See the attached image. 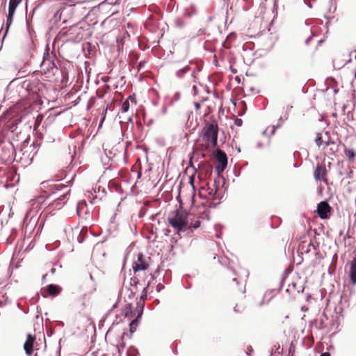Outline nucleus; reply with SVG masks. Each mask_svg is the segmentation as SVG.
Listing matches in <instances>:
<instances>
[{
  "label": "nucleus",
  "instance_id": "nucleus-1",
  "mask_svg": "<svg viewBox=\"0 0 356 356\" xmlns=\"http://www.w3.org/2000/svg\"><path fill=\"white\" fill-rule=\"evenodd\" d=\"M218 127L213 121L205 124L200 136L197 140L195 148L200 151H205L214 148L217 145Z\"/></svg>",
  "mask_w": 356,
  "mask_h": 356
},
{
  "label": "nucleus",
  "instance_id": "nucleus-2",
  "mask_svg": "<svg viewBox=\"0 0 356 356\" xmlns=\"http://www.w3.org/2000/svg\"><path fill=\"white\" fill-rule=\"evenodd\" d=\"M188 213L180 205L179 209L169 214L168 222L177 233H180L188 229Z\"/></svg>",
  "mask_w": 356,
  "mask_h": 356
},
{
  "label": "nucleus",
  "instance_id": "nucleus-3",
  "mask_svg": "<svg viewBox=\"0 0 356 356\" xmlns=\"http://www.w3.org/2000/svg\"><path fill=\"white\" fill-rule=\"evenodd\" d=\"M51 195L56 194L59 191H64L62 194H59V196L54 199V200L49 205L54 207V209H60L66 202L67 200L70 193V189L63 184H54L51 187Z\"/></svg>",
  "mask_w": 356,
  "mask_h": 356
},
{
  "label": "nucleus",
  "instance_id": "nucleus-4",
  "mask_svg": "<svg viewBox=\"0 0 356 356\" xmlns=\"http://www.w3.org/2000/svg\"><path fill=\"white\" fill-rule=\"evenodd\" d=\"M217 186L216 181L215 180L213 184L211 185L207 182L200 186L199 195L202 198H206L210 200H214L216 197Z\"/></svg>",
  "mask_w": 356,
  "mask_h": 356
},
{
  "label": "nucleus",
  "instance_id": "nucleus-5",
  "mask_svg": "<svg viewBox=\"0 0 356 356\" xmlns=\"http://www.w3.org/2000/svg\"><path fill=\"white\" fill-rule=\"evenodd\" d=\"M216 161V170L218 174L222 172L227 165V157L226 154L221 149H217L215 154Z\"/></svg>",
  "mask_w": 356,
  "mask_h": 356
},
{
  "label": "nucleus",
  "instance_id": "nucleus-6",
  "mask_svg": "<svg viewBox=\"0 0 356 356\" xmlns=\"http://www.w3.org/2000/svg\"><path fill=\"white\" fill-rule=\"evenodd\" d=\"M150 259V257H145L143 253H139L137 259L134 261L132 265L134 273L147 270L149 266Z\"/></svg>",
  "mask_w": 356,
  "mask_h": 356
},
{
  "label": "nucleus",
  "instance_id": "nucleus-7",
  "mask_svg": "<svg viewBox=\"0 0 356 356\" xmlns=\"http://www.w3.org/2000/svg\"><path fill=\"white\" fill-rule=\"evenodd\" d=\"M327 171L325 165L318 163L314 172V177L316 181H323L327 184Z\"/></svg>",
  "mask_w": 356,
  "mask_h": 356
},
{
  "label": "nucleus",
  "instance_id": "nucleus-8",
  "mask_svg": "<svg viewBox=\"0 0 356 356\" xmlns=\"http://www.w3.org/2000/svg\"><path fill=\"white\" fill-rule=\"evenodd\" d=\"M332 210L331 207L325 201H322L317 206V213L321 219L328 218V213Z\"/></svg>",
  "mask_w": 356,
  "mask_h": 356
},
{
  "label": "nucleus",
  "instance_id": "nucleus-9",
  "mask_svg": "<svg viewBox=\"0 0 356 356\" xmlns=\"http://www.w3.org/2000/svg\"><path fill=\"white\" fill-rule=\"evenodd\" d=\"M40 67L42 73L44 74L50 73L51 72H53L54 70H57V67L54 61L48 57L43 58Z\"/></svg>",
  "mask_w": 356,
  "mask_h": 356
},
{
  "label": "nucleus",
  "instance_id": "nucleus-10",
  "mask_svg": "<svg viewBox=\"0 0 356 356\" xmlns=\"http://www.w3.org/2000/svg\"><path fill=\"white\" fill-rule=\"evenodd\" d=\"M35 340V336L32 335L31 334H27L26 339L24 344V348L25 353L28 355H31L33 353V343H34Z\"/></svg>",
  "mask_w": 356,
  "mask_h": 356
},
{
  "label": "nucleus",
  "instance_id": "nucleus-11",
  "mask_svg": "<svg viewBox=\"0 0 356 356\" xmlns=\"http://www.w3.org/2000/svg\"><path fill=\"white\" fill-rule=\"evenodd\" d=\"M197 215L199 216L200 218L209 219V209L205 204H201L197 207Z\"/></svg>",
  "mask_w": 356,
  "mask_h": 356
},
{
  "label": "nucleus",
  "instance_id": "nucleus-12",
  "mask_svg": "<svg viewBox=\"0 0 356 356\" xmlns=\"http://www.w3.org/2000/svg\"><path fill=\"white\" fill-rule=\"evenodd\" d=\"M61 291L62 288L60 286L53 284H49L47 287V291L51 296H58L61 292Z\"/></svg>",
  "mask_w": 356,
  "mask_h": 356
},
{
  "label": "nucleus",
  "instance_id": "nucleus-13",
  "mask_svg": "<svg viewBox=\"0 0 356 356\" xmlns=\"http://www.w3.org/2000/svg\"><path fill=\"white\" fill-rule=\"evenodd\" d=\"M350 278L353 284L356 283V259L351 261L350 268Z\"/></svg>",
  "mask_w": 356,
  "mask_h": 356
},
{
  "label": "nucleus",
  "instance_id": "nucleus-14",
  "mask_svg": "<svg viewBox=\"0 0 356 356\" xmlns=\"http://www.w3.org/2000/svg\"><path fill=\"white\" fill-rule=\"evenodd\" d=\"M344 154L350 163H353L355 157V151L352 148L345 147Z\"/></svg>",
  "mask_w": 356,
  "mask_h": 356
},
{
  "label": "nucleus",
  "instance_id": "nucleus-15",
  "mask_svg": "<svg viewBox=\"0 0 356 356\" xmlns=\"http://www.w3.org/2000/svg\"><path fill=\"white\" fill-rule=\"evenodd\" d=\"M22 0H10L8 10L10 15H14L17 6L22 2Z\"/></svg>",
  "mask_w": 356,
  "mask_h": 356
},
{
  "label": "nucleus",
  "instance_id": "nucleus-16",
  "mask_svg": "<svg viewBox=\"0 0 356 356\" xmlns=\"http://www.w3.org/2000/svg\"><path fill=\"white\" fill-rule=\"evenodd\" d=\"M315 142L318 147H320L323 144H325L326 145H329L330 144L329 140L325 141L323 140L322 134L321 133L317 134Z\"/></svg>",
  "mask_w": 356,
  "mask_h": 356
},
{
  "label": "nucleus",
  "instance_id": "nucleus-17",
  "mask_svg": "<svg viewBox=\"0 0 356 356\" xmlns=\"http://www.w3.org/2000/svg\"><path fill=\"white\" fill-rule=\"evenodd\" d=\"M146 298H147V290H146V288H144L143 290L142 294L140 296V302H138V305L141 304V305L143 307L145 304V301Z\"/></svg>",
  "mask_w": 356,
  "mask_h": 356
},
{
  "label": "nucleus",
  "instance_id": "nucleus-18",
  "mask_svg": "<svg viewBox=\"0 0 356 356\" xmlns=\"http://www.w3.org/2000/svg\"><path fill=\"white\" fill-rule=\"evenodd\" d=\"M275 129L276 128L275 126H269L266 129L264 134L269 136L273 135L275 134Z\"/></svg>",
  "mask_w": 356,
  "mask_h": 356
},
{
  "label": "nucleus",
  "instance_id": "nucleus-19",
  "mask_svg": "<svg viewBox=\"0 0 356 356\" xmlns=\"http://www.w3.org/2000/svg\"><path fill=\"white\" fill-rule=\"evenodd\" d=\"M129 102L128 100H126L122 103L121 110L122 112L126 113L129 111Z\"/></svg>",
  "mask_w": 356,
  "mask_h": 356
},
{
  "label": "nucleus",
  "instance_id": "nucleus-20",
  "mask_svg": "<svg viewBox=\"0 0 356 356\" xmlns=\"http://www.w3.org/2000/svg\"><path fill=\"white\" fill-rule=\"evenodd\" d=\"M200 226V221L199 220H195L194 222H191V225H188V229L193 228V229H197Z\"/></svg>",
  "mask_w": 356,
  "mask_h": 356
},
{
  "label": "nucleus",
  "instance_id": "nucleus-21",
  "mask_svg": "<svg viewBox=\"0 0 356 356\" xmlns=\"http://www.w3.org/2000/svg\"><path fill=\"white\" fill-rule=\"evenodd\" d=\"M137 325H138V323H137L136 320H134L130 323L129 326H130V332H134L136 330V327Z\"/></svg>",
  "mask_w": 356,
  "mask_h": 356
},
{
  "label": "nucleus",
  "instance_id": "nucleus-22",
  "mask_svg": "<svg viewBox=\"0 0 356 356\" xmlns=\"http://www.w3.org/2000/svg\"><path fill=\"white\" fill-rule=\"evenodd\" d=\"M63 12V8L59 7L58 10H57V12L55 14V17H58L59 19H60Z\"/></svg>",
  "mask_w": 356,
  "mask_h": 356
},
{
  "label": "nucleus",
  "instance_id": "nucleus-23",
  "mask_svg": "<svg viewBox=\"0 0 356 356\" xmlns=\"http://www.w3.org/2000/svg\"><path fill=\"white\" fill-rule=\"evenodd\" d=\"M76 3H81L80 0H65V3H68V6H74Z\"/></svg>",
  "mask_w": 356,
  "mask_h": 356
},
{
  "label": "nucleus",
  "instance_id": "nucleus-24",
  "mask_svg": "<svg viewBox=\"0 0 356 356\" xmlns=\"http://www.w3.org/2000/svg\"><path fill=\"white\" fill-rule=\"evenodd\" d=\"M13 15H10V13L8 12V15L7 22H6V25L8 27L11 24V23L13 22Z\"/></svg>",
  "mask_w": 356,
  "mask_h": 356
},
{
  "label": "nucleus",
  "instance_id": "nucleus-25",
  "mask_svg": "<svg viewBox=\"0 0 356 356\" xmlns=\"http://www.w3.org/2000/svg\"><path fill=\"white\" fill-rule=\"evenodd\" d=\"M194 181H195V175L193 174L189 178V184L193 189H195Z\"/></svg>",
  "mask_w": 356,
  "mask_h": 356
},
{
  "label": "nucleus",
  "instance_id": "nucleus-26",
  "mask_svg": "<svg viewBox=\"0 0 356 356\" xmlns=\"http://www.w3.org/2000/svg\"><path fill=\"white\" fill-rule=\"evenodd\" d=\"M316 0H304L305 3L308 5L309 8H312L313 3L316 2Z\"/></svg>",
  "mask_w": 356,
  "mask_h": 356
},
{
  "label": "nucleus",
  "instance_id": "nucleus-27",
  "mask_svg": "<svg viewBox=\"0 0 356 356\" xmlns=\"http://www.w3.org/2000/svg\"><path fill=\"white\" fill-rule=\"evenodd\" d=\"M129 102L131 101V102L134 103V104H136V100L134 95H130L129 96L128 99H127Z\"/></svg>",
  "mask_w": 356,
  "mask_h": 356
},
{
  "label": "nucleus",
  "instance_id": "nucleus-28",
  "mask_svg": "<svg viewBox=\"0 0 356 356\" xmlns=\"http://www.w3.org/2000/svg\"><path fill=\"white\" fill-rule=\"evenodd\" d=\"M66 6H68V3H65V0H62V1L59 3V6L63 7V10L65 9Z\"/></svg>",
  "mask_w": 356,
  "mask_h": 356
},
{
  "label": "nucleus",
  "instance_id": "nucleus-29",
  "mask_svg": "<svg viewBox=\"0 0 356 356\" xmlns=\"http://www.w3.org/2000/svg\"><path fill=\"white\" fill-rule=\"evenodd\" d=\"M242 124H243V121H242V120H241V119H236V120H235V124H236V125H237V126L240 127V126H241V125H242Z\"/></svg>",
  "mask_w": 356,
  "mask_h": 356
},
{
  "label": "nucleus",
  "instance_id": "nucleus-30",
  "mask_svg": "<svg viewBox=\"0 0 356 356\" xmlns=\"http://www.w3.org/2000/svg\"><path fill=\"white\" fill-rule=\"evenodd\" d=\"M200 107H201V105L200 103H198V102L195 103V110L197 112H198L200 111Z\"/></svg>",
  "mask_w": 356,
  "mask_h": 356
},
{
  "label": "nucleus",
  "instance_id": "nucleus-31",
  "mask_svg": "<svg viewBox=\"0 0 356 356\" xmlns=\"http://www.w3.org/2000/svg\"><path fill=\"white\" fill-rule=\"evenodd\" d=\"M95 291V288L94 286H91L90 289L88 291V293H92Z\"/></svg>",
  "mask_w": 356,
  "mask_h": 356
},
{
  "label": "nucleus",
  "instance_id": "nucleus-32",
  "mask_svg": "<svg viewBox=\"0 0 356 356\" xmlns=\"http://www.w3.org/2000/svg\"><path fill=\"white\" fill-rule=\"evenodd\" d=\"M320 356H331V355H330V353L325 352V353H322Z\"/></svg>",
  "mask_w": 356,
  "mask_h": 356
},
{
  "label": "nucleus",
  "instance_id": "nucleus-33",
  "mask_svg": "<svg viewBox=\"0 0 356 356\" xmlns=\"http://www.w3.org/2000/svg\"><path fill=\"white\" fill-rule=\"evenodd\" d=\"M193 89L194 90V93L196 94L197 93V86H193Z\"/></svg>",
  "mask_w": 356,
  "mask_h": 356
},
{
  "label": "nucleus",
  "instance_id": "nucleus-34",
  "mask_svg": "<svg viewBox=\"0 0 356 356\" xmlns=\"http://www.w3.org/2000/svg\"><path fill=\"white\" fill-rule=\"evenodd\" d=\"M248 350L250 351V352H252L253 349H252V346H248Z\"/></svg>",
  "mask_w": 356,
  "mask_h": 356
},
{
  "label": "nucleus",
  "instance_id": "nucleus-35",
  "mask_svg": "<svg viewBox=\"0 0 356 356\" xmlns=\"http://www.w3.org/2000/svg\"><path fill=\"white\" fill-rule=\"evenodd\" d=\"M233 281H234V282H236V284H238V280H237V277H234V278H233Z\"/></svg>",
  "mask_w": 356,
  "mask_h": 356
},
{
  "label": "nucleus",
  "instance_id": "nucleus-36",
  "mask_svg": "<svg viewBox=\"0 0 356 356\" xmlns=\"http://www.w3.org/2000/svg\"><path fill=\"white\" fill-rule=\"evenodd\" d=\"M143 65V63L140 62L138 65L139 67H141Z\"/></svg>",
  "mask_w": 356,
  "mask_h": 356
},
{
  "label": "nucleus",
  "instance_id": "nucleus-37",
  "mask_svg": "<svg viewBox=\"0 0 356 356\" xmlns=\"http://www.w3.org/2000/svg\"><path fill=\"white\" fill-rule=\"evenodd\" d=\"M263 303H264V302H263V300H262L261 302H259L258 303V305L261 306V305H263Z\"/></svg>",
  "mask_w": 356,
  "mask_h": 356
},
{
  "label": "nucleus",
  "instance_id": "nucleus-38",
  "mask_svg": "<svg viewBox=\"0 0 356 356\" xmlns=\"http://www.w3.org/2000/svg\"><path fill=\"white\" fill-rule=\"evenodd\" d=\"M90 279H91L92 280H93V277H92V275L91 274L90 275Z\"/></svg>",
  "mask_w": 356,
  "mask_h": 356
},
{
  "label": "nucleus",
  "instance_id": "nucleus-39",
  "mask_svg": "<svg viewBox=\"0 0 356 356\" xmlns=\"http://www.w3.org/2000/svg\"><path fill=\"white\" fill-rule=\"evenodd\" d=\"M140 175H141V173L139 172H138V177H140Z\"/></svg>",
  "mask_w": 356,
  "mask_h": 356
},
{
  "label": "nucleus",
  "instance_id": "nucleus-40",
  "mask_svg": "<svg viewBox=\"0 0 356 356\" xmlns=\"http://www.w3.org/2000/svg\"><path fill=\"white\" fill-rule=\"evenodd\" d=\"M157 287H158L159 289H161V284L157 285Z\"/></svg>",
  "mask_w": 356,
  "mask_h": 356
},
{
  "label": "nucleus",
  "instance_id": "nucleus-41",
  "mask_svg": "<svg viewBox=\"0 0 356 356\" xmlns=\"http://www.w3.org/2000/svg\"><path fill=\"white\" fill-rule=\"evenodd\" d=\"M157 287H158L159 289H161V284L157 285Z\"/></svg>",
  "mask_w": 356,
  "mask_h": 356
},
{
  "label": "nucleus",
  "instance_id": "nucleus-42",
  "mask_svg": "<svg viewBox=\"0 0 356 356\" xmlns=\"http://www.w3.org/2000/svg\"><path fill=\"white\" fill-rule=\"evenodd\" d=\"M148 286H149V284H147V286H146V289L148 288Z\"/></svg>",
  "mask_w": 356,
  "mask_h": 356
},
{
  "label": "nucleus",
  "instance_id": "nucleus-43",
  "mask_svg": "<svg viewBox=\"0 0 356 356\" xmlns=\"http://www.w3.org/2000/svg\"><path fill=\"white\" fill-rule=\"evenodd\" d=\"M148 286H149V284H147V286H146V289L148 288Z\"/></svg>",
  "mask_w": 356,
  "mask_h": 356
}]
</instances>
